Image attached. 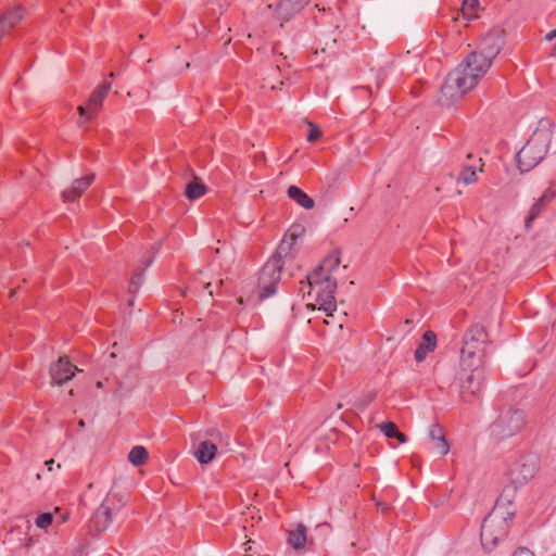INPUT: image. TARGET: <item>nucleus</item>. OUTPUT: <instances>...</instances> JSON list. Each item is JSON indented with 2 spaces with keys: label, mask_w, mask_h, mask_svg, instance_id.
Masks as SVG:
<instances>
[{
  "label": "nucleus",
  "mask_w": 556,
  "mask_h": 556,
  "mask_svg": "<svg viewBox=\"0 0 556 556\" xmlns=\"http://www.w3.org/2000/svg\"><path fill=\"white\" fill-rule=\"evenodd\" d=\"M488 71L489 68L483 65H479L478 68H469L463 61L446 76L441 87V101L450 103L462 99L478 85Z\"/></svg>",
  "instance_id": "1"
},
{
  "label": "nucleus",
  "mask_w": 556,
  "mask_h": 556,
  "mask_svg": "<svg viewBox=\"0 0 556 556\" xmlns=\"http://www.w3.org/2000/svg\"><path fill=\"white\" fill-rule=\"evenodd\" d=\"M515 511L506 509L498 502L481 525V544L485 551H491L496 544L506 538Z\"/></svg>",
  "instance_id": "2"
},
{
  "label": "nucleus",
  "mask_w": 556,
  "mask_h": 556,
  "mask_svg": "<svg viewBox=\"0 0 556 556\" xmlns=\"http://www.w3.org/2000/svg\"><path fill=\"white\" fill-rule=\"evenodd\" d=\"M551 141V129L538 128L517 153V164L520 172H530L542 162L547 153Z\"/></svg>",
  "instance_id": "3"
},
{
  "label": "nucleus",
  "mask_w": 556,
  "mask_h": 556,
  "mask_svg": "<svg viewBox=\"0 0 556 556\" xmlns=\"http://www.w3.org/2000/svg\"><path fill=\"white\" fill-rule=\"evenodd\" d=\"M488 343V332L480 324H475L466 330L460 350V366L476 367L483 365L484 348Z\"/></svg>",
  "instance_id": "4"
},
{
  "label": "nucleus",
  "mask_w": 556,
  "mask_h": 556,
  "mask_svg": "<svg viewBox=\"0 0 556 556\" xmlns=\"http://www.w3.org/2000/svg\"><path fill=\"white\" fill-rule=\"evenodd\" d=\"M526 414L519 408H508L502 412L491 424L490 432L496 440H505L518 434L526 426Z\"/></svg>",
  "instance_id": "5"
},
{
  "label": "nucleus",
  "mask_w": 556,
  "mask_h": 556,
  "mask_svg": "<svg viewBox=\"0 0 556 556\" xmlns=\"http://www.w3.org/2000/svg\"><path fill=\"white\" fill-rule=\"evenodd\" d=\"M302 285L300 291H303V287H307L308 294L311 295L312 291H315V300L319 305V308L324 309L327 313L336 311V298L334 293L337 290V279L323 278L318 279V282H313V279H306V281H301Z\"/></svg>",
  "instance_id": "6"
},
{
  "label": "nucleus",
  "mask_w": 556,
  "mask_h": 556,
  "mask_svg": "<svg viewBox=\"0 0 556 556\" xmlns=\"http://www.w3.org/2000/svg\"><path fill=\"white\" fill-rule=\"evenodd\" d=\"M536 471V458L534 455H521L508 465L507 476L514 484V490L531 480Z\"/></svg>",
  "instance_id": "7"
},
{
  "label": "nucleus",
  "mask_w": 556,
  "mask_h": 556,
  "mask_svg": "<svg viewBox=\"0 0 556 556\" xmlns=\"http://www.w3.org/2000/svg\"><path fill=\"white\" fill-rule=\"evenodd\" d=\"M281 270L282 268L279 267L276 260H268L262 267L257 283L260 300H265L276 293Z\"/></svg>",
  "instance_id": "8"
},
{
  "label": "nucleus",
  "mask_w": 556,
  "mask_h": 556,
  "mask_svg": "<svg viewBox=\"0 0 556 556\" xmlns=\"http://www.w3.org/2000/svg\"><path fill=\"white\" fill-rule=\"evenodd\" d=\"M463 371H469L465 378H462L460 395L464 402L471 403L479 399L484 381L482 366L462 367Z\"/></svg>",
  "instance_id": "9"
},
{
  "label": "nucleus",
  "mask_w": 556,
  "mask_h": 556,
  "mask_svg": "<svg viewBox=\"0 0 556 556\" xmlns=\"http://www.w3.org/2000/svg\"><path fill=\"white\" fill-rule=\"evenodd\" d=\"M503 40L498 33L493 31L486 34L479 41L476 50L478 51L477 56H481V63L486 68H490L493 60L498 55L502 49Z\"/></svg>",
  "instance_id": "10"
},
{
  "label": "nucleus",
  "mask_w": 556,
  "mask_h": 556,
  "mask_svg": "<svg viewBox=\"0 0 556 556\" xmlns=\"http://www.w3.org/2000/svg\"><path fill=\"white\" fill-rule=\"evenodd\" d=\"M111 89V83L103 80L90 94L86 105L78 106L80 117L90 121L102 108V102Z\"/></svg>",
  "instance_id": "11"
},
{
  "label": "nucleus",
  "mask_w": 556,
  "mask_h": 556,
  "mask_svg": "<svg viewBox=\"0 0 556 556\" xmlns=\"http://www.w3.org/2000/svg\"><path fill=\"white\" fill-rule=\"evenodd\" d=\"M76 370H78L77 367L67 356L60 357L50 366L51 384L62 386L74 377Z\"/></svg>",
  "instance_id": "12"
},
{
  "label": "nucleus",
  "mask_w": 556,
  "mask_h": 556,
  "mask_svg": "<svg viewBox=\"0 0 556 556\" xmlns=\"http://www.w3.org/2000/svg\"><path fill=\"white\" fill-rule=\"evenodd\" d=\"M340 262L338 254L333 253L327 255L321 261L320 265L306 276V279H313V282L315 283L318 282V279L323 278L336 279L333 277V271L339 268Z\"/></svg>",
  "instance_id": "13"
},
{
  "label": "nucleus",
  "mask_w": 556,
  "mask_h": 556,
  "mask_svg": "<svg viewBox=\"0 0 556 556\" xmlns=\"http://www.w3.org/2000/svg\"><path fill=\"white\" fill-rule=\"evenodd\" d=\"M117 511L115 506H111L110 501H104L91 517L90 523L94 530L100 533L104 531L112 522L113 515Z\"/></svg>",
  "instance_id": "14"
},
{
  "label": "nucleus",
  "mask_w": 556,
  "mask_h": 556,
  "mask_svg": "<svg viewBox=\"0 0 556 556\" xmlns=\"http://www.w3.org/2000/svg\"><path fill=\"white\" fill-rule=\"evenodd\" d=\"M94 179L92 174L75 179L72 186L62 192L64 202H74L90 187Z\"/></svg>",
  "instance_id": "15"
},
{
  "label": "nucleus",
  "mask_w": 556,
  "mask_h": 556,
  "mask_svg": "<svg viewBox=\"0 0 556 556\" xmlns=\"http://www.w3.org/2000/svg\"><path fill=\"white\" fill-rule=\"evenodd\" d=\"M298 233L294 231V227L290 233L286 235L279 243L276 252L269 260H276L280 268L283 267V258L289 256L298 239Z\"/></svg>",
  "instance_id": "16"
},
{
  "label": "nucleus",
  "mask_w": 556,
  "mask_h": 556,
  "mask_svg": "<svg viewBox=\"0 0 556 556\" xmlns=\"http://www.w3.org/2000/svg\"><path fill=\"white\" fill-rule=\"evenodd\" d=\"M462 166L463 168L456 179L457 182H463L464 185H471L477 182V173L483 170L484 164L482 162V159L479 157L475 160V162L472 163H463Z\"/></svg>",
  "instance_id": "17"
},
{
  "label": "nucleus",
  "mask_w": 556,
  "mask_h": 556,
  "mask_svg": "<svg viewBox=\"0 0 556 556\" xmlns=\"http://www.w3.org/2000/svg\"><path fill=\"white\" fill-rule=\"evenodd\" d=\"M307 3V1L302 0H280L275 7V13L279 18L288 20Z\"/></svg>",
  "instance_id": "18"
},
{
  "label": "nucleus",
  "mask_w": 556,
  "mask_h": 556,
  "mask_svg": "<svg viewBox=\"0 0 556 556\" xmlns=\"http://www.w3.org/2000/svg\"><path fill=\"white\" fill-rule=\"evenodd\" d=\"M429 438L433 443V447L441 455H446L450 451V444L445 439L443 428L435 424L430 427Z\"/></svg>",
  "instance_id": "19"
},
{
  "label": "nucleus",
  "mask_w": 556,
  "mask_h": 556,
  "mask_svg": "<svg viewBox=\"0 0 556 556\" xmlns=\"http://www.w3.org/2000/svg\"><path fill=\"white\" fill-rule=\"evenodd\" d=\"M437 346V336L433 331L428 330L422 336V341L415 351V359L422 362L428 352H432Z\"/></svg>",
  "instance_id": "20"
},
{
  "label": "nucleus",
  "mask_w": 556,
  "mask_h": 556,
  "mask_svg": "<svg viewBox=\"0 0 556 556\" xmlns=\"http://www.w3.org/2000/svg\"><path fill=\"white\" fill-rule=\"evenodd\" d=\"M217 446L212 441H202L194 451V456L200 464H208L216 455Z\"/></svg>",
  "instance_id": "21"
},
{
  "label": "nucleus",
  "mask_w": 556,
  "mask_h": 556,
  "mask_svg": "<svg viewBox=\"0 0 556 556\" xmlns=\"http://www.w3.org/2000/svg\"><path fill=\"white\" fill-rule=\"evenodd\" d=\"M287 194L290 199L306 210H311L315 205V201L296 186H290L287 190Z\"/></svg>",
  "instance_id": "22"
},
{
  "label": "nucleus",
  "mask_w": 556,
  "mask_h": 556,
  "mask_svg": "<svg viewBox=\"0 0 556 556\" xmlns=\"http://www.w3.org/2000/svg\"><path fill=\"white\" fill-rule=\"evenodd\" d=\"M306 541V528L304 525L299 523L295 530L289 532L288 544H290L294 549L303 548Z\"/></svg>",
  "instance_id": "23"
},
{
  "label": "nucleus",
  "mask_w": 556,
  "mask_h": 556,
  "mask_svg": "<svg viewBox=\"0 0 556 556\" xmlns=\"http://www.w3.org/2000/svg\"><path fill=\"white\" fill-rule=\"evenodd\" d=\"M207 191V187L198 181V179H194L192 181H190L189 184H187L186 186V190H185V195L189 199V200H197L201 197H203Z\"/></svg>",
  "instance_id": "24"
},
{
  "label": "nucleus",
  "mask_w": 556,
  "mask_h": 556,
  "mask_svg": "<svg viewBox=\"0 0 556 556\" xmlns=\"http://www.w3.org/2000/svg\"><path fill=\"white\" fill-rule=\"evenodd\" d=\"M148 459V452L143 446L137 445L134 446L129 454L128 460L135 466H141Z\"/></svg>",
  "instance_id": "25"
},
{
  "label": "nucleus",
  "mask_w": 556,
  "mask_h": 556,
  "mask_svg": "<svg viewBox=\"0 0 556 556\" xmlns=\"http://www.w3.org/2000/svg\"><path fill=\"white\" fill-rule=\"evenodd\" d=\"M478 5H479L478 0H464L462 9H460L463 17L467 21H471V20L478 17V15H477Z\"/></svg>",
  "instance_id": "26"
},
{
  "label": "nucleus",
  "mask_w": 556,
  "mask_h": 556,
  "mask_svg": "<svg viewBox=\"0 0 556 556\" xmlns=\"http://www.w3.org/2000/svg\"><path fill=\"white\" fill-rule=\"evenodd\" d=\"M546 204V202H541V197L536 200V202L530 208V212L526 218V228L529 229L531 227V223L539 216V214L545 207Z\"/></svg>",
  "instance_id": "27"
},
{
  "label": "nucleus",
  "mask_w": 556,
  "mask_h": 556,
  "mask_svg": "<svg viewBox=\"0 0 556 556\" xmlns=\"http://www.w3.org/2000/svg\"><path fill=\"white\" fill-rule=\"evenodd\" d=\"M380 429L383 432V434L389 439H393V437L401 435V431L399 430L397 426L391 421L383 422L380 426Z\"/></svg>",
  "instance_id": "28"
},
{
  "label": "nucleus",
  "mask_w": 556,
  "mask_h": 556,
  "mask_svg": "<svg viewBox=\"0 0 556 556\" xmlns=\"http://www.w3.org/2000/svg\"><path fill=\"white\" fill-rule=\"evenodd\" d=\"M142 280H143V274H142V269H137L134 275L131 276L130 278V281H129V291L131 293H135L139 290L141 283H142Z\"/></svg>",
  "instance_id": "29"
},
{
  "label": "nucleus",
  "mask_w": 556,
  "mask_h": 556,
  "mask_svg": "<svg viewBox=\"0 0 556 556\" xmlns=\"http://www.w3.org/2000/svg\"><path fill=\"white\" fill-rule=\"evenodd\" d=\"M478 54V51L475 49L473 51H471L465 59H464V62H465V66L469 67V68H475V67H479V65H482L481 63V56H477Z\"/></svg>",
  "instance_id": "30"
},
{
  "label": "nucleus",
  "mask_w": 556,
  "mask_h": 556,
  "mask_svg": "<svg viewBox=\"0 0 556 556\" xmlns=\"http://www.w3.org/2000/svg\"><path fill=\"white\" fill-rule=\"evenodd\" d=\"M52 521L53 515L51 513H43L36 518V526L40 529H47Z\"/></svg>",
  "instance_id": "31"
},
{
  "label": "nucleus",
  "mask_w": 556,
  "mask_h": 556,
  "mask_svg": "<svg viewBox=\"0 0 556 556\" xmlns=\"http://www.w3.org/2000/svg\"><path fill=\"white\" fill-rule=\"evenodd\" d=\"M309 126H311V129L307 135V140L309 142H314L321 137V130L317 126L313 125L312 123H309Z\"/></svg>",
  "instance_id": "32"
},
{
  "label": "nucleus",
  "mask_w": 556,
  "mask_h": 556,
  "mask_svg": "<svg viewBox=\"0 0 556 556\" xmlns=\"http://www.w3.org/2000/svg\"><path fill=\"white\" fill-rule=\"evenodd\" d=\"M555 197H556V191L553 190V187H549L541 195V202L549 203Z\"/></svg>",
  "instance_id": "33"
},
{
  "label": "nucleus",
  "mask_w": 556,
  "mask_h": 556,
  "mask_svg": "<svg viewBox=\"0 0 556 556\" xmlns=\"http://www.w3.org/2000/svg\"><path fill=\"white\" fill-rule=\"evenodd\" d=\"M206 434L211 437L213 440L218 441L219 443H222L224 438L223 433L218 429L208 430L206 431Z\"/></svg>",
  "instance_id": "34"
},
{
  "label": "nucleus",
  "mask_w": 556,
  "mask_h": 556,
  "mask_svg": "<svg viewBox=\"0 0 556 556\" xmlns=\"http://www.w3.org/2000/svg\"><path fill=\"white\" fill-rule=\"evenodd\" d=\"M513 556H534V554L527 547H519Z\"/></svg>",
  "instance_id": "35"
},
{
  "label": "nucleus",
  "mask_w": 556,
  "mask_h": 556,
  "mask_svg": "<svg viewBox=\"0 0 556 556\" xmlns=\"http://www.w3.org/2000/svg\"><path fill=\"white\" fill-rule=\"evenodd\" d=\"M556 39V28L545 35V40L552 41Z\"/></svg>",
  "instance_id": "36"
},
{
  "label": "nucleus",
  "mask_w": 556,
  "mask_h": 556,
  "mask_svg": "<svg viewBox=\"0 0 556 556\" xmlns=\"http://www.w3.org/2000/svg\"><path fill=\"white\" fill-rule=\"evenodd\" d=\"M394 439H397L400 443H405L407 441L406 435L401 432V435L393 437Z\"/></svg>",
  "instance_id": "37"
},
{
  "label": "nucleus",
  "mask_w": 556,
  "mask_h": 556,
  "mask_svg": "<svg viewBox=\"0 0 556 556\" xmlns=\"http://www.w3.org/2000/svg\"><path fill=\"white\" fill-rule=\"evenodd\" d=\"M45 465L47 466V469L49 471H52L53 470V465H54V460L53 459H49L45 463Z\"/></svg>",
  "instance_id": "38"
},
{
  "label": "nucleus",
  "mask_w": 556,
  "mask_h": 556,
  "mask_svg": "<svg viewBox=\"0 0 556 556\" xmlns=\"http://www.w3.org/2000/svg\"><path fill=\"white\" fill-rule=\"evenodd\" d=\"M465 156H466V160H468V161H470L473 157L472 153H470V152L466 153Z\"/></svg>",
  "instance_id": "39"
},
{
  "label": "nucleus",
  "mask_w": 556,
  "mask_h": 556,
  "mask_svg": "<svg viewBox=\"0 0 556 556\" xmlns=\"http://www.w3.org/2000/svg\"><path fill=\"white\" fill-rule=\"evenodd\" d=\"M78 425H79V427H81V428H83V427H85V421H84V420H80Z\"/></svg>",
  "instance_id": "40"
},
{
  "label": "nucleus",
  "mask_w": 556,
  "mask_h": 556,
  "mask_svg": "<svg viewBox=\"0 0 556 556\" xmlns=\"http://www.w3.org/2000/svg\"><path fill=\"white\" fill-rule=\"evenodd\" d=\"M36 479H37V480H40V479H41V475H40V473H37V475H36Z\"/></svg>",
  "instance_id": "41"
},
{
  "label": "nucleus",
  "mask_w": 556,
  "mask_h": 556,
  "mask_svg": "<svg viewBox=\"0 0 556 556\" xmlns=\"http://www.w3.org/2000/svg\"><path fill=\"white\" fill-rule=\"evenodd\" d=\"M14 292H15L14 290H11L10 291V296H13Z\"/></svg>",
  "instance_id": "42"
},
{
  "label": "nucleus",
  "mask_w": 556,
  "mask_h": 556,
  "mask_svg": "<svg viewBox=\"0 0 556 556\" xmlns=\"http://www.w3.org/2000/svg\"><path fill=\"white\" fill-rule=\"evenodd\" d=\"M97 387H98V388H101V387H102V383L99 381V382L97 383Z\"/></svg>",
  "instance_id": "43"
}]
</instances>
